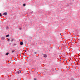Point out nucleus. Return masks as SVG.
Segmentation results:
<instances>
[{
  "instance_id": "ddd939ff",
  "label": "nucleus",
  "mask_w": 80,
  "mask_h": 80,
  "mask_svg": "<svg viewBox=\"0 0 80 80\" xmlns=\"http://www.w3.org/2000/svg\"><path fill=\"white\" fill-rule=\"evenodd\" d=\"M1 13H0V17H2V15L1 14Z\"/></svg>"
},
{
  "instance_id": "0eeeda50",
  "label": "nucleus",
  "mask_w": 80,
  "mask_h": 80,
  "mask_svg": "<svg viewBox=\"0 0 80 80\" xmlns=\"http://www.w3.org/2000/svg\"><path fill=\"white\" fill-rule=\"evenodd\" d=\"M9 37V35H7L6 36V37Z\"/></svg>"
},
{
  "instance_id": "7ed1b4c3",
  "label": "nucleus",
  "mask_w": 80,
  "mask_h": 80,
  "mask_svg": "<svg viewBox=\"0 0 80 80\" xmlns=\"http://www.w3.org/2000/svg\"><path fill=\"white\" fill-rule=\"evenodd\" d=\"M20 45H22L23 44V42H20Z\"/></svg>"
},
{
  "instance_id": "39448f33",
  "label": "nucleus",
  "mask_w": 80,
  "mask_h": 80,
  "mask_svg": "<svg viewBox=\"0 0 80 80\" xmlns=\"http://www.w3.org/2000/svg\"><path fill=\"white\" fill-rule=\"evenodd\" d=\"M9 54V53L7 52V53H6V55H8Z\"/></svg>"
},
{
  "instance_id": "9b49d317",
  "label": "nucleus",
  "mask_w": 80,
  "mask_h": 80,
  "mask_svg": "<svg viewBox=\"0 0 80 80\" xmlns=\"http://www.w3.org/2000/svg\"><path fill=\"white\" fill-rule=\"evenodd\" d=\"M8 42H9V41H10V39H8Z\"/></svg>"
},
{
  "instance_id": "423d86ee",
  "label": "nucleus",
  "mask_w": 80,
  "mask_h": 80,
  "mask_svg": "<svg viewBox=\"0 0 80 80\" xmlns=\"http://www.w3.org/2000/svg\"><path fill=\"white\" fill-rule=\"evenodd\" d=\"M5 38H4V37H2V40H5Z\"/></svg>"
},
{
  "instance_id": "2eb2a0df",
  "label": "nucleus",
  "mask_w": 80,
  "mask_h": 80,
  "mask_svg": "<svg viewBox=\"0 0 80 80\" xmlns=\"http://www.w3.org/2000/svg\"><path fill=\"white\" fill-rule=\"evenodd\" d=\"M36 53H37V52H34V54H36Z\"/></svg>"
},
{
  "instance_id": "9d476101",
  "label": "nucleus",
  "mask_w": 80,
  "mask_h": 80,
  "mask_svg": "<svg viewBox=\"0 0 80 80\" xmlns=\"http://www.w3.org/2000/svg\"><path fill=\"white\" fill-rule=\"evenodd\" d=\"M47 56L46 55H44V57H45V58H46V57H47Z\"/></svg>"
},
{
  "instance_id": "20e7f679",
  "label": "nucleus",
  "mask_w": 80,
  "mask_h": 80,
  "mask_svg": "<svg viewBox=\"0 0 80 80\" xmlns=\"http://www.w3.org/2000/svg\"><path fill=\"white\" fill-rule=\"evenodd\" d=\"M14 39H12L11 40V42H12L13 41Z\"/></svg>"
},
{
  "instance_id": "f8f14e48",
  "label": "nucleus",
  "mask_w": 80,
  "mask_h": 80,
  "mask_svg": "<svg viewBox=\"0 0 80 80\" xmlns=\"http://www.w3.org/2000/svg\"><path fill=\"white\" fill-rule=\"evenodd\" d=\"M42 55H43V57H45V55L43 54Z\"/></svg>"
},
{
  "instance_id": "6e6552de",
  "label": "nucleus",
  "mask_w": 80,
  "mask_h": 80,
  "mask_svg": "<svg viewBox=\"0 0 80 80\" xmlns=\"http://www.w3.org/2000/svg\"><path fill=\"white\" fill-rule=\"evenodd\" d=\"M25 5H26L25 4H23V7H25Z\"/></svg>"
},
{
  "instance_id": "4468645a",
  "label": "nucleus",
  "mask_w": 80,
  "mask_h": 80,
  "mask_svg": "<svg viewBox=\"0 0 80 80\" xmlns=\"http://www.w3.org/2000/svg\"><path fill=\"white\" fill-rule=\"evenodd\" d=\"M19 30H22V28H20Z\"/></svg>"
},
{
  "instance_id": "f03ea898",
  "label": "nucleus",
  "mask_w": 80,
  "mask_h": 80,
  "mask_svg": "<svg viewBox=\"0 0 80 80\" xmlns=\"http://www.w3.org/2000/svg\"><path fill=\"white\" fill-rule=\"evenodd\" d=\"M17 73H18V74H20V73H21V71H17Z\"/></svg>"
},
{
  "instance_id": "f257e3e1",
  "label": "nucleus",
  "mask_w": 80,
  "mask_h": 80,
  "mask_svg": "<svg viewBox=\"0 0 80 80\" xmlns=\"http://www.w3.org/2000/svg\"><path fill=\"white\" fill-rule=\"evenodd\" d=\"M7 15V12H4L3 13V15Z\"/></svg>"
},
{
  "instance_id": "f3484780",
  "label": "nucleus",
  "mask_w": 80,
  "mask_h": 80,
  "mask_svg": "<svg viewBox=\"0 0 80 80\" xmlns=\"http://www.w3.org/2000/svg\"><path fill=\"white\" fill-rule=\"evenodd\" d=\"M7 28H8V27H7Z\"/></svg>"
},
{
  "instance_id": "dca6fc26",
  "label": "nucleus",
  "mask_w": 80,
  "mask_h": 80,
  "mask_svg": "<svg viewBox=\"0 0 80 80\" xmlns=\"http://www.w3.org/2000/svg\"><path fill=\"white\" fill-rule=\"evenodd\" d=\"M34 80H37V79H35V78H34Z\"/></svg>"
},
{
  "instance_id": "1a4fd4ad",
  "label": "nucleus",
  "mask_w": 80,
  "mask_h": 80,
  "mask_svg": "<svg viewBox=\"0 0 80 80\" xmlns=\"http://www.w3.org/2000/svg\"><path fill=\"white\" fill-rule=\"evenodd\" d=\"M12 53H13V52H14V51L13 50H12Z\"/></svg>"
}]
</instances>
